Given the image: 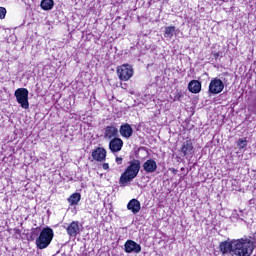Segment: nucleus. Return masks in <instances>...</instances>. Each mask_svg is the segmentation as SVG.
Here are the masks:
<instances>
[{
  "instance_id": "27",
  "label": "nucleus",
  "mask_w": 256,
  "mask_h": 256,
  "mask_svg": "<svg viewBox=\"0 0 256 256\" xmlns=\"http://www.w3.org/2000/svg\"><path fill=\"white\" fill-rule=\"evenodd\" d=\"M219 56H220V53H219V52H216V53L213 54V57H214L215 59H218Z\"/></svg>"
},
{
  "instance_id": "15",
  "label": "nucleus",
  "mask_w": 256,
  "mask_h": 256,
  "mask_svg": "<svg viewBox=\"0 0 256 256\" xmlns=\"http://www.w3.org/2000/svg\"><path fill=\"white\" fill-rule=\"evenodd\" d=\"M219 248L222 255H228V253L233 255V240L231 242H221Z\"/></svg>"
},
{
  "instance_id": "22",
  "label": "nucleus",
  "mask_w": 256,
  "mask_h": 256,
  "mask_svg": "<svg viewBox=\"0 0 256 256\" xmlns=\"http://www.w3.org/2000/svg\"><path fill=\"white\" fill-rule=\"evenodd\" d=\"M39 233H41V228L40 227L33 228L32 229V234H31L32 239H35V237H37V235H39Z\"/></svg>"
},
{
  "instance_id": "28",
  "label": "nucleus",
  "mask_w": 256,
  "mask_h": 256,
  "mask_svg": "<svg viewBox=\"0 0 256 256\" xmlns=\"http://www.w3.org/2000/svg\"><path fill=\"white\" fill-rule=\"evenodd\" d=\"M62 256H67V254L63 253Z\"/></svg>"
},
{
  "instance_id": "13",
  "label": "nucleus",
  "mask_w": 256,
  "mask_h": 256,
  "mask_svg": "<svg viewBox=\"0 0 256 256\" xmlns=\"http://www.w3.org/2000/svg\"><path fill=\"white\" fill-rule=\"evenodd\" d=\"M128 211H131L134 215H137L141 211V202L137 199H132L127 204Z\"/></svg>"
},
{
  "instance_id": "18",
  "label": "nucleus",
  "mask_w": 256,
  "mask_h": 256,
  "mask_svg": "<svg viewBox=\"0 0 256 256\" xmlns=\"http://www.w3.org/2000/svg\"><path fill=\"white\" fill-rule=\"evenodd\" d=\"M54 5H55V2L53 0H42L40 4L41 8L44 11H51Z\"/></svg>"
},
{
  "instance_id": "24",
  "label": "nucleus",
  "mask_w": 256,
  "mask_h": 256,
  "mask_svg": "<svg viewBox=\"0 0 256 256\" xmlns=\"http://www.w3.org/2000/svg\"><path fill=\"white\" fill-rule=\"evenodd\" d=\"M249 113H252V115H256V103L253 105L248 106Z\"/></svg>"
},
{
  "instance_id": "4",
  "label": "nucleus",
  "mask_w": 256,
  "mask_h": 256,
  "mask_svg": "<svg viewBox=\"0 0 256 256\" xmlns=\"http://www.w3.org/2000/svg\"><path fill=\"white\" fill-rule=\"evenodd\" d=\"M17 103L22 109H29V90L27 88H18L14 92Z\"/></svg>"
},
{
  "instance_id": "8",
  "label": "nucleus",
  "mask_w": 256,
  "mask_h": 256,
  "mask_svg": "<svg viewBox=\"0 0 256 256\" xmlns=\"http://www.w3.org/2000/svg\"><path fill=\"white\" fill-rule=\"evenodd\" d=\"M125 253H136L138 254L141 251V244L133 241L127 240L124 244Z\"/></svg>"
},
{
  "instance_id": "17",
  "label": "nucleus",
  "mask_w": 256,
  "mask_h": 256,
  "mask_svg": "<svg viewBox=\"0 0 256 256\" xmlns=\"http://www.w3.org/2000/svg\"><path fill=\"white\" fill-rule=\"evenodd\" d=\"M188 90L190 93H201V82L198 80H192L188 84Z\"/></svg>"
},
{
  "instance_id": "20",
  "label": "nucleus",
  "mask_w": 256,
  "mask_h": 256,
  "mask_svg": "<svg viewBox=\"0 0 256 256\" xmlns=\"http://www.w3.org/2000/svg\"><path fill=\"white\" fill-rule=\"evenodd\" d=\"M81 201V194L80 193H74L68 198V202L70 205H77Z\"/></svg>"
},
{
  "instance_id": "12",
  "label": "nucleus",
  "mask_w": 256,
  "mask_h": 256,
  "mask_svg": "<svg viewBox=\"0 0 256 256\" xmlns=\"http://www.w3.org/2000/svg\"><path fill=\"white\" fill-rule=\"evenodd\" d=\"M120 135L124 137V139H129L133 136V128L131 124L125 123L120 126Z\"/></svg>"
},
{
  "instance_id": "5",
  "label": "nucleus",
  "mask_w": 256,
  "mask_h": 256,
  "mask_svg": "<svg viewBox=\"0 0 256 256\" xmlns=\"http://www.w3.org/2000/svg\"><path fill=\"white\" fill-rule=\"evenodd\" d=\"M117 75L120 81H129L133 77V66L130 64H122L117 67Z\"/></svg>"
},
{
  "instance_id": "16",
  "label": "nucleus",
  "mask_w": 256,
  "mask_h": 256,
  "mask_svg": "<svg viewBox=\"0 0 256 256\" xmlns=\"http://www.w3.org/2000/svg\"><path fill=\"white\" fill-rule=\"evenodd\" d=\"M181 152L183 153L184 157H187V155H191V153H193V143L191 140H187L182 144Z\"/></svg>"
},
{
  "instance_id": "19",
  "label": "nucleus",
  "mask_w": 256,
  "mask_h": 256,
  "mask_svg": "<svg viewBox=\"0 0 256 256\" xmlns=\"http://www.w3.org/2000/svg\"><path fill=\"white\" fill-rule=\"evenodd\" d=\"M176 28L175 26H167L165 28L164 37L166 39H173V35H175Z\"/></svg>"
},
{
  "instance_id": "7",
  "label": "nucleus",
  "mask_w": 256,
  "mask_h": 256,
  "mask_svg": "<svg viewBox=\"0 0 256 256\" xmlns=\"http://www.w3.org/2000/svg\"><path fill=\"white\" fill-rule=\"evenodd\" d=\"M119 135V129H117V124L112 123L105 127L104 138L105 139H116Z\"/></svg>"
},
{
  "instance_id": "23",
  "label": "nucleus",
  "mask_w": 256,
  "mask_h": 256,
  "mask_svg": "<svg viewBox=\"0 0 256 256\" xmlns=\"http://www.w3.org/2000/svg\"><path fill=\"white\" fill-rule=\"evenodd\" d=\"M6 15H7V9H5V7H0V19H5Z\"/></svg>"
},
{
  "instance_id": "3",
  "label": "nucleus",
  "mask_w": 256,
  "mask_h": 256,
  "mask_svg": "<svg viewBox=\"0 0 256 256\" xmlns=\"http://www.w3.org/2000/svg\"><path fill=\"white\" fill-rule=\"evenodd\" d=\"M53 229L46 227L41 232L39 237L36 238L37 249H47L48 245H51L53 241Z\"/></svg>"
},
{
  "instance_id": "9",
  "label": "nucleus",
  "mask_w": 256,
  "mask_h": 256,
  "mask_svg": "<svg viewBox=\"0 0 256 256\" xmlns=\"http://www.w3.org/2000/svg\"><path fill=\"white\" fill-rule=\"evenodd\" d=\"M67 234L69 235L70 239L77 237L81 233V228L79 227L78 221H73L66 227Z\"/></svg>"
},
{
  "instance_id": "21",
  "label": "nucleus",
  "mask_w": 256,
  "mask_h": 256,
  "mask_svg": "<svg viewBox=\"0 0 256 256\" xmlns=\"http://www.w3.org/2000/svg\"><path fill=\"white\" fill-rule=\"evenodd\" d=\"M238 147L240 149H245V147H247V140L245 139H239L238 140Z\"/></svg>"
},
{
  "instance_id": "2",
  "label": "nucleus",
  "mask_w": 256,
  "mask_h": 256,
  "mask_svg": "<svg viewBox=\"0 0 256 256\" xmlns=\"http://www.w3.org/2000/svg\"><path fill=\"white\" fill-rule=\"evenodd\" d=\"M254 249L251 239L232 240V256H251Z\"/></svg>"
},
{
  "instance_id": "25",
  "label": "nucleus",
  "mask_w": 256,
  "mask_h": 256,
  "mask_svg": "<svg viewBox=\"0 0 256 256\" xmlns=\"http://www.w3.org/2000/svg\"><path fill=\"white\" fill-rule=\"evenodd\" d=\"M116 163H117V165H122L123 158L122 157H116Z\"/></svg>"
},
{
  "instance_id": "1",
  "label": "nucleus",
  "mask_w": 256,
  "mask_h": 256,
  "mask_svg": "<svg viewBox=\"0 0 256 256\" xmlns=\"http://www.w3.org/2000/svg\"><path fill=\"white\" fill-rule=\"evenodd\" d=\"M139 171H141V161L137 159L130 161L126 170L120 176V187H127V185H129V183L139 175Z\"/></svg>"
},
{
  "instance_id": "10",
  "label": "nucleus",
  "mask_w": 256,
  "mask_h": 256,
  "mask_svg": "<svg viewBox=\"0 0 256 256\" xmlns=\"http://www.w3.org/2000/svg\"><path fill=\"white\" fill-rule=\"evenodd\" d=\"M109 149L112 153H119L123 149V140L121 138H113L109 143Z\"/></svg>"
},
{
  "instance_id": "11",
  "label": "nucleus",
  "mask_w": 256,
  "mask_h": 256,
  "mask_svg": "<svg viewBox=\"0 0 256 256\" xmlns=\"http://www.w3.org/2000/svg\"><path fill=\"white\" fill-rule=\"evenodd\" d=\"M107 157V150L104 148L98 147L92 151V158L94 161H105Z\"/></svg>"
},
{
  "instance_id": "14",
  "label": "nucleus",
  "mask_w": 256,
  "mask_h": 256,
  "mask_svg": "<svg viewBox=\"0 0 256 256\" xmlns=\"http://www.w3.org/2000/svg\"><path fill=\"white\" fill-rule=\"evenodd\" d=\"M145 173H155L157 171V162L153 159H149L142 165Z\"/></svg>"
},
{
  "instance_id": "6",
  "label": "nucleus",
  "mask_w": 256,
  "mask_h": 256,
  "mask_svg": "<svg viewBox=\"0 0 256 256\" xmlns=\"http://www.w3.org/2000/svg\"><path fill=\"white\" fill-rule=\"evenodd\" d=\"M225 89V84L219 78H214L210 81L209 84V93L211 95H219Z\"/></svg>"
},
{
  "instance_id": "26",
  "label": "nucleus",
  "mask_w": 256,
  "mask_h": 256,
  "mask_svg": "<svg viewBox=\"0 0 256 256\" xmlns=\"http://www.w3.org/2000/svg\"><path fill=\"white\" fill-rule=\"evenodd\" d=\"M102 167H103V169H104L105 171H107V169H109V164H108V163H104V164L102 165Z\"/></svg>"
}]
</instances>
